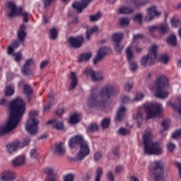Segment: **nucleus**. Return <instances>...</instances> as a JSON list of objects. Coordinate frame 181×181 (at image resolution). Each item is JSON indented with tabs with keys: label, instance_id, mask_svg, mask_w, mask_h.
<instances>
[{
	"label": "nucleus",
	"instance_id": "2f4dec72",
	"mask_svg": "<svg viewBox=\"0 0 181 181\" xmlns=\"http://www.w3.org/2000/svg\"><path fill=\"white\" fill-rule=\"evenodd\" d=\"M157 30L160 35H165L169 30V27L166 24H160L159 26H157Z\"/></svg>",
	"mask_w": 181,
	"mask_h": 181
},
{
	"label": "nucleus",
	"instance_id": "7ed1b4c3",
	"mask_svg": "<svg viewBox=\"0 0 181 181\" xmlns=\"http://www.w3.org/2000/svg\"><path fill=\"white\" fill-rule=\"evenodd\" d=\"M143 145L146 155H156V156H159V155L163 153V148H162L160 143L152 141L151 134H146L143 136Z\"/></svg>",
	"mask_w": 181,
	"mask_h": 181
},
{
	"label": "nucleus",
	"instance_id": "a19ab883",
	"mask_svg": "<svg viewBox=\"0 0 181 181\" xmlns=\"http://www.w3.org/2000/svg\"><path fill=\"white\" fill-rule=\"evenodd\" d=\"M101 19V13L98 12L93 16H90V22H97Z\"/></svg>",
	"mask_w": 181,
	"mask_h": 181
},
{
	"label": "nucleus",
	"instance_id": "cd10ccee",
	"mask_svg": "<svg viewBox=\"0 0 181 181\" xmlns=\"http://www.w3.org/2000/svg\"><path fill=\"white\" fill-rule=\"evenodd\" d=\"M6 97H12L15 94V86L13 85H7L4 90Z\"/></svg>",
	"mask_w": 181,
	"mask_h": 181
},
{
	"label": "nucleus",
	"instance_id": "49530a36",
	"mask_svg": "<svg viewBox=\"0 0 181 181\" xmlns=\"http://www.w3.org/2000/svg\"><path fill=\"white\" fill-rule=\"evenodd\" d=\"M135 119H136V121H137V125L139 127V125H141V122L143 119V115L141 112H138L136 113Z\"/></svg>",
	"mask_w": 181,
	"mask_h": 181
},
{
	"label": "nucleus",
	"instance_id": "1a4fd4ad",
	"mask_svg": "<svg viewBox=\"0 0 181 181\" xmlns=\"http://www.w3.org/2000/svg\"><path fill=\"white\" fill-rule=\"evenodd\" d=\"M156 52H158V46L153 45L148 52V54L143 57L141 59V64L144 67L148 66H153L156 59Z\"/></svg>",
	"mask_w": 181,
	"mask_h": 181
},
{
	"label": "nucleus",
	"instance_id": "dca6fc26",
	"mask_svg": "<svg viewBox=\"0 0 181 181\" xmlns=\"http://www.w3.org/2000/svg\"><path fill=\"white\" fill-rule=\"evenodd\" d=\"M67 42L69 46L73 47V49H78L79 47H81V45H83V42H84V37H83V36H79L78 37H71L68 38Z\"/></svg>",
	"mask_w": 181,
	"mask_h": 181
},
{
	"label": "nucleus",
	"instance_id": "f257e3e1",
	"mask_svg": "<svg viewBox=\"0 0 181 181\" xmlns=\"http://www.w3.org/2000/svg\"><path fill=\"white\" fill-rule=\"evenodd\" d=\"M25 102L21 98H16L10 103V115L6 123L0 127V136L15 129L22 120V115L26 110Z\"/></svg>",
	"mask_w": 181,
	"mask_h": 181
},
{
	"label": "nucleus",
	"instance_id": "69168bd1",
	"mask_svg": "<svg viewBox=\"0 0 181 181\" xmlns=\"http://www.w3.org/2000/svg\"><path fill=\"white\" fill-rule=\"evenodd\" d=\"M19 45H21V41L18 40H15L13 42V43L11 44V46L14 48V49H18V47H19Z\"/></svg>",
	"mask_w": 181,
	"mask_h": 181
},
{
	"label": "nucleus",
	"instance_id": "393cba45",
	"mask_svg": "<svg viewBox=\"0 0 181 181\" xmlns=\"http://www.w3.org/2000/svg\"><path fill=\"white\" fill-rule=\"evenodd\" d=\"M135 9L129 6H122L118 9V13L120 15H131L134 13Z\"/></svg>",
	"mask_w": 181,
	"mask_h": 181
},
{
	"label": "nucleus",
	"instance_id": "a878e982",
	"mask_svg": "<svg viewBox=\"0 0 181 181\" xmlns=\"http://www.w3.org/2000/svg\"><path fill=\"white\" fill-rule=\"evenodd\" d=\"M54 153H57V155H63L64 153H66V149L63 147V143H57L54 145Z\"/></svg>",
	"mask_w": 181,
	"mask_h": 181
},
{
	"label": "nucleus",
	"instance_id": "79ce46f5",
	"mask_svg": "<svg viewBox=\"0 0 181 181\" xmlns=\"http://www.w3.org/2000/svg\"><path fill=\"white\" fill-rule=\"evenodd\" d=\"M120 26H128L129 25V18H122L119 20Z\"/></svg>",
	"mask_w": 181,
	"mask_h": 181
},
{
	"label": "nucleus",
	"instance_id": "4c0bfd02",
	"mask_svg": "<svg viewBox=\"0 0 181 181\" xmlns=\"http://www.w3.org/2000/svg\"><path fill=\"white\" fill-rule=\"evenodd\" d=\"M111 122V119L109 117H105L101 121V125L103 129H107L110 127V123Z\"/></svg>",
	"mask_w": 181,
	"mask_h": 181
},
{
	"label": "nucleus",
	"instance_id": "39448f33",
	"mask_svg": "<svg viewBox=\"0 0 181 181\" xmlns=\"http://www.w3.org/2000/svg\"><path fill=\"white\" fill-rule=\"evenodd\" d=\"M165 164L162 160H154L150 165V173L153 181H165Z\"/></svg>",
	"mask_w": 181,
	"mask_h": 181
},
{
	"label": "nucleus",
	"instance_id": "13d9d810",
	"mask_svg": "<svg viewBox=\"0 0 181 181\" xmlns=\"http://www.w3.org/2000/svg\"><path fill=\"white\" fill-rule=\"evenodd\" d=\"M133 87L134 83H132L127 82L124 85V89L126 90V91H129Z\"/></svg>",
	"mask_w": 181,
	"mask_h": 181
},
{
	"label": "nucleus",
	"instance_id": "c9c22d12",
	"mask_svg": "<svg viewBox=\"0 0 181 181\" xmlns=\"http://www.w3.org/2000/svg\"><path fill=\"white\" fill-rule=\"evenodd\" d=\"M167 43L170 45V46H176V45L177 44V40H176V36L175 35H170V37H168V38L167 39Z\"/></svg>",
	"mask_w": 181,
	"mask_h": 181
},
{
	"label": "nucleus",
	"instance_id": "0e129e2a",
	"mask_svg": "<svg viewBox=\"0 0 181 181\" xmlns=\"http://www.w3.org/2000/svg\"><path fill=\"white\" fill-rule=\"evenodd\" d=\"M107 179L109 181H114V175L111 171H109L107 174Z\"/></svg>",
	"mask_w": 181,
	"mask_h": 181
},
{
	"label": "nucleus",
	"instance_id": "5701e85b",
	"mask_svg": "<svg viewBox=\"0 0 181 181\" xmlns=\"http://www.w3.org/2000/svg\"><path fill=\"white\" fill-rule=\"evenodd\" d=\"M126 108L124 106L120 107L118 110L117 111V115L115 118V122L116 124H119V122H121L122 119H124V117H125V111Z\"/></svg>",
	"mask_w": 181,
	"mask_h": 181
},
{
	"label": "nucleus",
	"instance_id": "de8ad7c7",
	"mask_svg": "<svg viewBox=\"0 0 181 181\" xmlns=\"http://www.w3.org/2000/svg\"><path fill=\"white\" fill-rule=\"evenodd\" d=\"M44 173L46 175L50 176L52 175H54V169L52 168H47L44 170Z\"/></svg>",
	"mask_w": 181,
	"mask_h": 181
},
{
	"label": "nucleus",
	"instance_id": "680f3d73",
	"mask_svg": "<svg viewBox=\"0 0 181 181\" xmlns=\"http://www.w3.org/2000/svg\"><path fill=\"white\" fill-rule=\"evenodd\" d=\"M144 98V94L141 93H137L134 98V101H141Z\"/></svg>",
	"mask_w": 181,
	"mask_h": 181
},
{
	"label": "nucleus",
	"instance_id": "20e7f679",
	"mask_svg": "<svg viewBox=\"0 0 181 181\" xmlns=\"http://www.w3.org/2000/svg\"><path fill=\"white\" fill-rule=\"evenodd\" d=\"M156 86L155 95L157 98H166L169 93L165 91L169 87V80L165 75H160L154 83Z\"/></svg>",
	"mask_w": 181,
	"mask_h": 181
},
{
	"label": "nucleus",
	"instance_id": "58836bf2",
	"mask_svg": "<svg viewBox=\"0 0 181 181\" xmlns=\"http://www.w3.org/2000/svg\"><path fill=\"white\" fill-rule=\"evenodd\" d=\"M117 133L119 134V135L125 136V135H129V134H131V130L124 127H121L117 130Z\"/></svg>",
	"mask_w": 181,
	"mask_h": 181
},
{
	"label": "nucleus",
	"instance_id": "5fc2aeb1",
	"mask_svg": "<svg viewBox=\"0 0 181 181\" xmlns=\"http://www.w3.org/2000/svg\"><path fill=\"white\" fill-rule=\"evenodd\" d=\"M74 180V175L73 174H68L64 177V181H73Z\"/></svg>",
	"mask_w": 181,
	"mask_h": 181
},
{
	"label": "nucleus",
	"instance_id": "4be33fe9",
	"mask_svg": "<svg viewBox=\"0 0 181 181\" xmlns=\"http://www.w3.org/2000/svg\"><path fill=\"white\" fill-rule=\"evenodd\" d=\"M32 64H33V59H28L26 60L25 63L21 67V73H23V76H29V71Z\"/></svg>",
	"mask_w": 181,
	"mask_h": 181
},
{
	"label": "nucleus",
	"instance_id": "3c124183",
	"mask_svg": "<svg viewBox=\"0 0 181 181\" xmlns=\"http://www.w3.org/2000/svg\"><path fill=\"white\" fill-rule=\"evenodd\" d=\"M30 155L33 159H36L37 158V150L36 148L31 149Z\"/></svg>",
	"mask_w": 181,
	"mask_h": 181
},
{
	"label": "nucleus",
	"instance_id": "e2e57ef3",
	"mask_svg": "<svg viewBox=\"0 0 181 181\" xmlns=\"http://www.w3.org/2000/svg\"><path fill=\"white\" fill-rule=\"evenodd\" d=\"M160 59L162 63H164V64H166V63L169 62V58L168 57V55H163L160 57Z\"/></svg>",
	"mask_w": 181,
	"mask_h": 181
},
{
	"label": "nucleus",
	"instance_id": "2eb2a0df",
	"mask_svg": "<svg viewBox=\"0 0 181 181\" xmlns=\"http://www.w3.org/2000/svg\"><path fill=\"white\" fill-rule=\"evenodd\" d=\"M86 142L87 141L84 140V138L81 135H76L69 139V146L71 148H74L76 145L81 146Z\"/></svg>",
	"mask_w": 181,
	"mask_h": 181
},
{
	"label": "nucleus",
	"instance_id": "6ab92c4d",
	"mask_svg": "<svg viewBox=\"0 0 181 181\" xmlns=\"http://www.w3.org/2000/svg\"><path fill=\"white\" fill-rule=\"evenodd\" d=\"M15 177H16V174L11 170H5L0 175L1 181H12Z\"/></svg>",
	"mask_w": 181,
	"mask_h": 181
},
{
	"label": "nucleus",
	"instance_id": "052dcab7",
	"mask_svg": "<svg viewBox=\"0 0 181 181\" xmlns=\"http://www.w3.org/2000/svg\"><path fill=\"white\" fill-rule=\"evenodd\" d=\"M101 158H103V154H101V153L97 152L94 154V160L95 162H98Z\"/></svg>",
	"mask_w": 181,
	"mask_h": 181
},
{
	"label": "nucleus",
	"instance_id": "8fccbe9b",
	"mask_svg": "<svg viewBox=\"0 0 181 181\" xmlns=\"http://www.w3.org/2000/svg\"><path fill=\"white\" fill-rule=\"evenodd\" d=\"M180 22L179 19L173 18L170 21L172 28H177V25H179Z\"/></svg>",
	"mask_w": 181,
	"mask_h": 181
},
{
	"label": "nucleus",
	"instance_id": "f3484780",
	"mask_svg": "<svg viewBox=\"0 0 181 181\" xmlns=\"http://www.w3.org/2000/svg\"><path fill=\"white\" fill-rule=\"evenodd\" d=\"M93 1L94 0H81V2H75L73 4V8L78 12V13H81L83 9H86V8L88 6V4L93 2Z\"/></svg>",
	"mask_w": 181,
	"mask_h": 181
},
{
	"label": "nucleus",
	"instance_id": "09e8293b",
	"mask_svg": "<svg viewBox=\"0 0 181 181\" xmlns=\"http://www.w3.org/2000/svg\"><path fill=\"white\" fill-rule=\"evenodd\" d=\"M134 21L138 22L139 25H142V15L141 13L136 14L134 17Z\"/></svg>",
	"mask_w": 181,
	"mask_h": 181
},
{
	"label": "nucleus",
	"instance_id": "e433bc0d",
	"mask_svg": "<svg viewBox=\"0 0 181 181\" xmlns=\"http://www.w3.org/2000/svg\"><path fill=\"white\" fill-rule=\"evenodd\" d=\"M91 59V53L81 54L79 57V62H88Z\"/></svg>",
	"mask_w": 181,
	"mask_h": 181
},
{
	"label": "nucleus",
	"instance_id": "4468645a",
	"mask_svg": "<svg viewBox=\"0 0 181 181\" xmlns=\"http://www.w3.org/2000/svg\"><path fill=\"white\" fill-rule=\"evenodd\" d=\"M111 54V49L107 47H101L100 48H99L97 56L93 60V64H96L97 63H98V62H101V60L104 59L106 54Z\"/></svg>",
	"mask_w": 181,
	"mask_h": 181
},
{
	"label": "nucleus",
	"instance_id": "72a5a7b5",
	"mask_svg": "<svg viewBox=\"0 0 181 181\" xmlns=\"http://www.w3.org/2000/svg\"><path fill=\"white\" fill-rule=\"evenodd\" d=\"M123 37L124 35H122V33H115L112 36V39L115 44L121 43Z\"/></svg>",
	"mask_w": 181,
	"mask_h": 181
},
{
	"label": "nucleus",
	"instance_id": "0eeeda50",
	"mask_svg": "<svg viewBox=\"0 0 181 181\" xmlns=\"http://www.w3.org/2000/svg\"><path fill=\"white\" fill-rule=\"evenodd\" d=\"M147 119L156 118L162 113V105L159 103H146L144 105Z\"/></svg>",
	"mask_w": 181,
	"mask_h": 181
},
{
	"label": "nucleus",
	"instance_id": "aec40b11",
	"mask_svg": "<svg viewBox=\"0 0 181 181\" xmlns=\"http://www.w3.org/2000/svg\"><path fill=\"white\" fill-rule=\"evenodd\" d=\"M26 26L25 24H21L17 31V37L21 43H24L25 37H26Z\"/></svg>",
	"mask_w": 181,
	"mask_h": 181
},
{
	"label": "nucleus",
	"instance_id": "412c9836",
	"mask_svg": "<svg viewBox=\"0 0 181 181\" xmlns=\"http://www.w3.org/2000/svg\"><path fill=\"white\" fill-rule=\"evenodd\" d=\"M52 128H54L58 131L64 130V125L63 124V122L57 121L56 119H53L47 121V125H52Z\"/></svg>",
	"mask_w": 181,
	"mask_h": 181
},
{
	"label": "nucleus",
	"instance_id": "603ef678",
	"mask_svg": "<svg viewBox=\"0 0 181 181\" xmlns=\"http://www.w3.org/2000/svg\"><path fill=\"white\" fill-rule=\"evenodd\" d=\"M124 49V46L118 44H115V49L116 50L117 53L121 54L122 53V49Z\"/></svg>",
	"mask_w": 181,
	"mask_h": 181
},
{
	"label": "nucleus",
	"instance_id": "bf43d9fd",
	"mask_svg": "<svg viewBox=\"0 0 181 181\" xmlns=\"http://www.w3.org/2000/svg\"><path fill=\"white\" fill-rule=\"evenodd\" d=\"M167 147L170 152H173V151H175V148H176V146H175V144L172 142H170L167 144Z\"/></svg>",
	"mask_w": 181,
	"mask_h": 181
},
{
	"label": "nucleus",
	"instance_id": "338daca9",
	"mask_svg": "<svg viewBox=\"0 0 181 181\" xmlns=\"http://www.w3.org/2000/svg\"><path fill=\"white\" fill-rule=\"evenodd\" d=\"M47 181H55L56 180V175L52 174V175H48L46 178Z\"/></svg>",
	"mask_w": 181,
	"mask_h": 181
},
{
	"label": "nucleus",
	"instance_id": "c756f323",
	"mask_svg": "<svg viewBox=\"0 0 181 181\" xmlns=\"http://www.w3.org/2000/svg\"><path fill=\"white\" fill-rule=\"evenodd\" d=\"M127 2H134V5L136 8H139V6H144V5H146L148 4V1L146 0H126Z\"/></svg>",
	"mask_w": 181,
	"mask_h": 181
},
{
	"label": "nucleus",
	"instance_id": "bb28decb",
	"mask_svg": "<svg viewBox=\"0 0 181 181\" xmlns=\"http://www.w3.org/2000/svg\"><path fill=\"white\" fill-rule=\"evenodd\" d=\"M23 163H25V157L23 156H19L12 160V165L14 168L22 166Z\"/></svg>",
	"mask_w": 181,
	"mask_h": 181
},
{
	"label": "nucleus",
	"instance_id": "423d86ee",
	"mask_svg": "<svg viewBox=\"0 0 181 181\" xmlns=\"http://www.w3.org/2000/svg\"><path fill=\"white\" fill-rule=\"evenodd\" d=\"M6 6L8 9H10V12L7 13L8 18H12L13 16H23V22L27 23L29 22V19L28 18V12L23 11V8L22 6H16L15 2L12 1H7L6 3Z\"/></svg>",
	"mask_w": 181,
	"mask_h": 181
},
{
	"label": "nucleus",
	"instance_id": "9d476101",
	"mask_svg": "<svg viewBox=\"0 0 181 181\" xmlns=\"http://www.w3.org/2000/svg\"><path fill=\"white\" fill-rule=\"evenodd\" d=\"M30 143V138L29 137L24 138L22 142H21L19 140H16L14 143L8 144L6 146L7 152H8V153H12V152H15L18 148H25V146H28Z\"/></svg>",
	"mask_w": 181,
	"mask_h": 181
},
{
	"label": "nucleus",
	"instance_id": "c85d7f7f",
	"mask_svg": "<svg viewBox=\"0 0 181 181\" xmlns=\"http://www.w3.org/2000/svg\"><path fill=\"white\" fill-rule=\"evenodd\" d=\"M80 121H81L80 115H78L77 112H75L73 115L71 116L69 122V124H71V125H74L78 122H80Z\"/></svg>",
	"mask_w": 181,
	"mask_h": 181
},
{
	"label": "nucleus",
	"instance_id": "a211bd4d",
	"mask_svg": "<svg viewBox=\"0 0 181 181\" xmlns=\"http://www.w3.org/2000/svg\"><path fill=\"white\" fill-rule=\"evenodd\" d=\"M147 15L146 16V21H152L155 16H160V11L156 10V6H153L147 9Z\"/></svg>",
	"mask_w": 181,
	"mask_h": 181
},
{
	"label": "nucleus",
	"instance_id": "f704fd0d",
	"mask_svg": "<svg viewBox=\"0 0 181 181\" xmlns=\"http://www.w3.org/2000/svg\"><path fill=\"white\" fill-rule=\"evenodd\" d=\"M98 131V124L97 123H91L87 128V132L91 134V132H95Z\"/></svg>",
	"mask_w": 181,
	"mask_h": 181
},
{
	"label": "nucleus",
	"instance_id": "4d7b16f0",
	"mask_svg": "<svg viewBox=\"0 0 181 181\" xmlns=\"http://www.w3.org/2000/svg\"><path fill=\"white\" fill-rule=\"evenodd\" d=\"M15 62H21L22 60V54L21 52L13 54Z\"/></svg>",
	"mask_w": 181,
	"mask_h": 181
},
{
	"label": "nucleus",
	"instance_id": "9b49d317",
	"mask_svg": "<svg viewBox=\"0 0 181 181\" xmlns=\"http://www.w3.org/2000/svg\"><path fill=\"white\" fill-rule=\"evenodd\" d=\"M90 155V147L88 143H85L80 146V149L74 157V160H83L86 156Z\"/></svg>",
	"mask_w": 181,
	"mask_h": 181
},
{
	"label": "nucleus",
	"instance_id": "864d4df0",
	"mask_svg": "<svg viewBox=\"0 0 181 181\" xmlns=\"http://www.w3.org/2000/svg\"><path fill=\"white\" fill-rule=\"evenodd\" d=\"M148 29L149 33L153 36V33L158 30V25H151Z\"/></svg>",
	"mask_w": 181,
	"mask_h": 181
},
{
	"label": "nucleus",
	"instance_id": "ddd939ff",
	"mask_svg": "<svg viewBox=\"0 0 181 181\" xmlns=\"http://www.w3.org/2000/svg\"><path fill=\"white\" fill-rule=\"evenodd\" d=\"M83 74L86 76V77H90L92 81H101L104 78L103 75L98 72L94 71L91 68H86L83 71Z\"/></svg>",
	"mask_w": 181,
	"mask_h": 181
},
{
	"label": "nucleus",
	"instance_id": "7c9ffc66",
	"mask_svg": "<svg viewBox=\"0 0 181 181\" xmlns=\"http://www.w3.org/2000/svg\"><path fill=\"white\" fill-rule=\"evenodd\" d=\"M95 32H98V27L97 26L92 27L89 30H88L86 33V40H90L91 35H93V33H95Z\"/></svg>",
	"mask_w": 181,
	"mask_h": 181
},
{
	"label": "nucleus",
	"instance_id": "a18cd8bd",
	"mask_svg": "<svg viewBox=\"0 0 181 181\" xmlns=\"http://www.w3.org/2000/svg\"><path fill=\"white\" fill-rule=\"evenodd\" d=\"M42 2L44 5L45 9H46L47 8H49V6H52V4L54 2V0H42Z\"/></svg>",
	"mask_w": 181,
	"mask_h": 181
},
{
	"label": "nucleus",
	"instance_id": "473e14b6",
	"mask_svg": "<svg viewBox=\"0 0 181 181\" xmlns=\"http://www.w3.org/2000/svg\"><path fill=\"white\" fill-rule=\"evenodd\" d=\"M23 93L25 95H33V90L30 88L29 84L24 83L23 88Z\"/></svg>",
	"mask_w": 181,
	"mask_h": 181
},
{
	"label": "nucleus",
	"instance_id": "6e6d98bb",
	"mask_svg": "<svg viewBox=\"0 0 181 181\" xmlns=\"http://www.w3.org/2000/svg\"><path fill=\"white\" fill-rule=\"evenodd\" d=\"M172 138L174 139H176V138H181V129L173 133Z\"/></svg>",
	"mask_w": 181,
	"mask_h": 181
},
{
	"label": "nucleus",
	"instance_id": "774afa93",
	"mask_svg": "<svg viewBox=\"0 0 181 181\" xmlns=\"http://www.w3.org/2000/svg\"><path fill=\"white\" fill-rule=\"evenodd\" d=\"M175 166H177V168H178L180 179H181V163H175Z\"/></svg>",
	"mask_w": 181,
	"mask_h": 181
},
{
	"label": "nucleus",
	"instance_id": "c03bdc74",
	"mask_svg": "<svg viewBox=\"0 0 181 181\" xmlns=\"http://www.w3.org/2000/svg\"><path fill=\"white\" fill-rule=\"evenodd\" d=\"M170 124V120L169 119H164L163 120L161 125L164 128V131L169 129Z\"/></svg>",
	"mask_w": 181,
	"mask_h": 181
},
{
	"label": "nucleus",
	"instance_id": "f03ea898",
	"mask_svg": "<svg viewBox=\"0 0 181 181\" xmlns=\"http://www.w3.org/2000/svg\"><path fill=\"white\" fill-rule=\"evenodd\" d=\"M117 88L112 85L105 86L102 88L98 93V88L97 86H93L91 89V93L88 98L87 105L89 108H94V107H105L107 105V100H110L112 95L115 94ZM98 93V98L100 100L98 99L97 94Z\"/></svg>",
	"mask_w": 181,
	"mask_h": 181
},
{
	"label": "nucleus",
	"instance_id": "ea45409f",
	"mask_svg": "<svg viewBox=\"0 0 181 181\" xmlns=\"http://www.w3.org/2000/svg\"><path fill=\"white\" fill-rule=\"evenodd\" d=\"M49 36L51 40H56V39H57V30L55 28H52L49 30Z\"/></svg>",
	"mask_w": 181,
	"mask_h": 181
},
{
	"label": "nucleus",
	"instance_id": "37998d69",
	"mask_svg": "<svg viewBox=\"0 0 181 181\" xmlns=\"http://www.w3.org/2000/svg\"><path fill=\"white\" fill-rule=\"evenodd\" d=\"M101 176H103V168H98L96 170V177L94 181H100L101 180Z\"/></svg>",
	"mask_w": 181,
	"mask_h": 181
},
{
	"label": "nucleus",
	"instance_id": "b1692460",
	"mask_svg": "<svg viewBox=\"0 0 181 181\" xmlns=\"http://www.w3.org/2000/svg\"><path fill=\"white\" fill-rule=\"evenodd\" d=\"M70 80H71V82L69 83V90L73 91V89L75 87H77V83H78V79L77 78V76H76V73L74 72L70 73Z\"/></svg>",
	"mask_w": 181,
	"mask_h": 181
},
{
	"label": "nucleus",
	"instance_id": "f8f14e48",
	"mask_svg": "<svg viewBox=\"0 0 181 181\" xmlns=\"http://www.w3.org/2000/svg\"><path fill=\"white\" fill-rule=\"evenodd\" d=\"M132 47L129 46L126 49V56L127 59V62H129V67L131 71H136L138 69V64L134 61H132V57H134V54H132Z\"/></svg>",
	"mask_w": 181,
	"mask_h": 181
},
{
	"label": "nucleus",
	"instance_id": "6e6552de",
	"mask_svg": "<svg viewBox=\"0 0 181 181\" xmlns=\"http://www.w3.org/2000/svg\"><path fill=\"white\" fill-rule=\"evenodd\" d=\"M37 114L38 113L36 110L30 111V119L25 124V129L27 132L31 135H36V134H37V125H39V122L35 118Z\"/></svg>",
	"mask_w": 181,
	"mask_h": 181
}]
</instances>
